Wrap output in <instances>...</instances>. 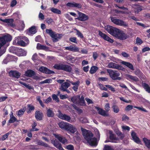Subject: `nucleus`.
<instances>
[{
	"instance_id": "1",
	"label": "nucleus",
	"mask_w": 150,
	"mask_h": 150,
	"mask_svg": "<svg viewBox=\"0 0 150 150\" xmlns=\"http://www.w3.org/2000/svg\"><path fill=\"white\" fill-rule=\"evenodd\" d=\"M12 38L11 35L7 33L0 36V57L6 52L7 47L5 45L11 41Z\"/></svg>"
},
{
	"instance_id": "2",
	"label": "nucleus",
	"mask_w": 150,
	"mask_h": 150,
	"mask_svg": "<svg viewBox=\"0 0 150 150\" xmlns=\"http://www.w3.org/2000/svg\"><path fill=\"white\" fill-rule=\"evenodd\" d=\"M83 132V135L85 139L90 145L92 146H96L97 145V139L93 137V135L91 131L81 128Z\"/></svg>"
},
{
	"instance_id": "3",
	"label": "nucleus",
	"mask_w": 150,
	"mask_h": 150,
	"mask_svg": "<svg viewBox=\"0 0 150 150\" xmlns=\"http://www.w3.org/2000/svg\"><path fill=\"white\" fill-rule=\"evenodd\" d=\"M53 67L57 70H61L69 73L71 72L72 69L71 66L62 64H56Z\"/></svg>"
},
{
	"instance_id": "4",
	"label": "nucleus",
	"mask_w": 150,
	"mask_h": 150,
	"mask_svg": "<svg viewBox=\"0 0 150 150\" xmlns=\"http://www.w3.org/2000/svg\"><path fill=\"white\" fill-rule=\"evenodd\" d=\"M46 32L53 38L52 40L53 42H57L58 39H60L62 37V34H56L55 32L53 31L51 29H47L46 30Z\"/></svg>"
},
{
	"instance_id": "5",
	"label": "nucleus",
	"mask_w": 150,
	"mask_h": 150,
	"mask_svg": "<svg viewBox=\"0 0 150 150\" xmlns=\"http://www.w3.org/2000/svg\"><path fill=\"white\" fill-rule=\"evenodd\" d=\"M107 72L109 74L110 77L113 80H120L121 78L119 76L120 74L119 72L117 70H113L110 69H106Z\"/></svg>"
},
{
	"instance_id": "6",
	"label": "nucleus",
	"mask_w": 150,
	"mask_h": 150,
	"mask_svg": "<svg viewBox=\"0 0 150 150\" xmlns=\"http://www.w3.org/2000/svg\"><path fill=\"white\" fill-rule=\"evenodd\" d=\"M23 39L25 41V42L23 40H21L20 38H16L15 40L13 42V45L23 47L25 46L26 44L29 43V41L28 38L26 37H23Z\"/></svg>"
},
{
	"instance_id": "7",
	"label": "nucleus",
	"mask_w": 150,
	"mask_h": 150,
	"mask_svg": "<svg viewBox=\"0 0 150 150\" xmlns=\"http://www.w3.org/2000/svg\"><path fill=\"white\" fill-rule=\"evenodd\" d=\"M105 29L108 33L115 37L117 36V34L120 31L119 29L109 25L105 26Z\"/></svg>"
},
{
	"instance_id": "8",
	"label": "nucleus",
	"mask_w": 150,
	"mask_h": 150,
	"mask_svg": "<svg viewBox=\"0 0 150 150\" xmlns=\"http://www.w3.org/2000/svg\"><path fill=\"white\" fill-rule=\"evenodd\" d=\"M110 18L111 22L116 25L125 27L128 26V24L122 20L117 19L115 17H110Z\"/></svg>"
},
{
	"instance_id": "9",
	"label": "nucleus",
	"mask_w": 150,
	"mask_h": 150,
	"mask_svg": "<svg viewBox=\"0 0 150 150\" xmlns=\"http://www.w3.org/2000/svg\"><path fill=\"white\" fill-rule=\"evenodd\" d=\"M58 113L57 116L59 118L69 122H72V120L70 116L67 114H63L60 110H58Z\"/></svg>"
},
{
	"instance_id": "10",
	"label": "nucleus",
	"mask_w": 150,
	"mask_h": 150,
	"mask_svg": "<svg viewBox=\"0 0 150 150\" xmlns=\"http://www.w3.org/2000/svg\"><path fill=\"white\" fill-rule=\"evenodd\" d=\"M0 21L7 23V25L8 27L14 28L16 27V25L13 23L14 20L13 19L8 18L3 19L0 18Z\"/></svg>"
},
{
	"instance_id": "11",
	"label": "nucleus",
	"mask_w": 150,
	"mask_h": 150,
	"mask_svg": "<svg viewBox=\"0 0 150 150\" xmlns=\"http://www.w3.org/2000/svg\"><path fill=\"white\" fill-rule=\"evenodd\" d=\"M107 67L109 68H112L122 71L125 70V68L122 66L112 62L109 63Z\"/></svg>"
},
{
	"instance_id": "12",
	"label": "nucleus",
	"mask_w": 150,
	"mask_h": 150,
	"mask_svg": "<svg viewBox=\"0 0 150 150\" xmlns=\"http://www.w3.org/2000/svg\"><path fill=\"white\" fill-rule=\"evenodd\" d=\"M79 16L77 18H76V19H77L79 21H85L89 18L88 16L86 14L80 12H78Z\"/></svg>"
},
{
	"instance_id": "13",
	"label": "nucleus",
	"mask_w": 150,
	"mask_h": 150,
	"mask_svg": "<svg viewBox=\"0 0 150 150\" xmlns=\"http://www.w3.org/2000/svg\"><path fill=\"white\" fill-rule=\"evenodd\" d=\"M99 35L100 37L105 40L111 43L114 42L113 40L110 38L105 34L103 33L100 31H99Z\"/></svg>"
},
{
	"instance_id": "14",
	"label": "nucleus",
	"mask_w": 150,
	"mask_h": 150,
	"mask_svg": "<svg viewBox=\"0 0 150 150\" xmlns=\"http://www.w3.org/2000/svg\"><path fill=\"white\" fill-rule=\"evenodd\" d=\"M9 76L16 79L19 78L21 76V73L16 70H11L8 73Z\"/></svg>"
},
{
	"instance_id": "15",
	"label": "nucleus",
	"mask_w": 150,
	"mask_h": 150,
	"mask_svg": "<svg viewBox=\"0 0 150 150\" xmlns=\"http://www.w3.org/2000/svg\"><path fill=\"white\" fill-rule=\"evenodd\" d=\"M116 37H118V38L120 40H124L129 38V35L127 34L124 33L123 31L120 30L119 33H118L117 36Z\"/></svg>"
},
{
	"instance_id": "16",
	"label": "nucleus",
	"mask_w": 150,
	"mask_h": 150,
	"mask_svg": "<svg viewBox=\"0 0 150 150\" xmlns=\"http://www.w3.org/2000/svg\"><path fill=\"white\" fill-rule=\"evenodd\" d=\"M110 134L109 139L110 140V141H109L107 140H106L105 141V142H115L116 141L119 140V139L116 137V135L113 133V132L111 131H110L109 132Z\"/></svg>"
},
{
	"instance_id": "17",
	"label": "nucleus",
	"mask_w": 150,
	"mask_h": 150,
	"mask_svg": "<svg viewBox=\"0 0 150 150\" xmlns=\"http://www.w3.org/2000/svg\"><path fill=\"white\" fill-rule=\"evenodd\" d=\"M39 70L41 72L47 74H53L55 73L53 71L43 66L40 67Z\"/></svg>"
},
{
	"instance_id": "18",
	"label": "nucleus",
	"mask_w": 150,
	"mask_h": 150,
	"mask_svg": "<svg viewBox=\"0 0 150 150\" xmlns=\"http://www.w3.org/2000/svg\"><path fill=\"white\" fill-rule=\"evenodd\" d=\"M39 70L41 72L47 74H53L55 73L53 71L43 66L40 67Z\"/></svg>"
},
{
	"instance_id": "19",
	"label": "nucleus",
	"mask_w": 150,
	"mask_h": 150,
	"mask_svg": "<svg viewBox=\"0 0 150 150\" xmlns=\"http://www.w3.org/2000/svg\"><path fill=\"white\" fill-rule=\"evenodd\" d=\"M69 123L65 122L63 121H61L58 124L59 127L63 130L67 131Z\"/></svg>"
},
{
	"instance_id": "20",
	"label": "nucleus",
	"mask_w": 150,
	"mask_h": 150,
	"mask_svg": "<svg viewBox=\"0 0 150 150\" xmlns=\"http://www.w3.org/2000/svg\"><path fill=\"white\" fill-rule=\"evenodd\" d=\"M37 32V27L35 26H32L26 30L27 34L29 35H33Z\"/></svg>"
},
{
	"instance_id": "21",
	"label": "nucleus",
	"mask_w": 150,
	"mask_h": 150,
	"mask_svg": "<svg viewBox=\"0 0 150 150\" xmlns=\"http://www.w3.org/2000/svg\"><path fill=\"white\" fill-rule=\"evenodd\" d=\"M55 137L59 141L63 144H65L68 143V140L60 134H57L55 135Z\"/></svg>"
},
{
	"instance_id": "22",
	"label": "nucleus",
	"mask_w": 150,
	"mask_h": 150,
	"mask_svg": "<svg viewBox=\"0 0 150 150\" xmlns=\"http://www.w3.org/2000/svg\"><path fill=\"white\" fill-rule=\"evenodd\" d=\"M43 114L39 110H37L35 113V117L37 121H40L42 120Z\"/></svg>"
},
{
	"instance_id": "23",
	"label": "nucleus",
	"mask_w": 150,
	"mask_h": 150,
	"mask_svg": "<svg viewBox=\"0 0 150 150\" xmlns=\"http://www.w3.org/2000/svg\"><path fill=\"white\" fill-rule=\"evenodd\" d=\"M67 6L71 7H76L78 8H81L82 7L81 4L76 3L74 2L73 3L69 2L67 3Z\"/></svg>"
},
{
	"instance_id": "24",
	"label": "nucleus",
	"mask_w": 150,
	"mask_h": 150,
	"mask_svg": "<svg viewBox=\"0 0 150 150\" xmlns=\"http://www.w3.org/2000/svg\"><path fill=\"white\" fill-rule=\"evenodd\" d=\"M67 131L69 132V133L74 134L77 131V129L73 125L69 124Z\"/></svg>"
},
{
	"instance_id": "25",
	"label": "nucleus",
	"mask_w": 150,
	"mask_h": 150,
	"mask_svg": "<svg viewBox=\"0 0 150 150\" xmlns=\"http://www.w3.org/2000/svg\"><path fill=\"white\" fill-rule=\"evenodd\" d=\"M131 136L132 139L135 142L138 144L140 143L141 141L139 138L137 136L136 133L132 131V132Z\"/></svg>"
},
{
	"instance_id": "26",
	"label": "nucleus",
	"mask_w": 150,
	"mask_h": 150,
	"mask_svg": "<svg viewBox=\"0 0 150 150\" xmlns=\"http://www.w3.org/2000/svg\"><path fill=\"white\" fill-rule=\"evenodd\" d=\"M79 100L77 101V104L81 106H85L86 105L85 101L84 100V98L83 96H81V97L79 98Z\"/></svg>"
},
{
	"instance_id": "27",
	"label": "nucleus",
	"mask_w": 150,
	"mask_h": 150,
	"mask_svg": "<svg viewBox=\"0 0 150 150\" xmlns=\"http://www.w3.org/2000/svg\"><path fill=\"white\" fill-rule=\"evenodd\" d=\"M96 109L98 111L99 114L105 116H108V114L106 112V111L98 107H96Z\"/></svg>"
},
{
	"instance_id": "28",
	"label": "nucleus",
	"mask_w": 150,
	"mask_h": 150,
	"mask_svg": "<svg viewBox=\"0 0 150 150\" xmlns=\"http://www.w3.org/2000/svg\"><path fill=\"white\" fill-rule=\"evenodd\" d=\"M35 74V72L32 70H28L25 72V76L32 77Z\"/></svg>"
},
{
	"instance_id": "29",
	"label": "nucleus",
	"mask_w": 150,
	"mask_h": 150,
	"mask_svg": "<svg viewBox=\"0 0 150 150\" xmlns=\"http://www.w3.org/2000/svg\"><path fill=\"white\" fill-rule=\"evenodd\" d=\"M122 64L126 66L130 70L133 71L134 70L133 65L130 62H127L125 61H122Z\"/></svg>"
},
{
	"instance_id": "30",
	"label": "nucleus",
	"mask_w": 150,
	"mask_h": 150,
	"mask_svg": "<svg viewBox=\"0 0 150 150\" xmlns=\"http://www.w3.org/2000/svg\"><path fill=\"white\" fill-rule=\"evenodd\" d=\"M70 86V84L67 82H65L62 84L61 87L59 88L60 89L63 91L64 89H67Z\"/></svg>"
},
{
	"instance_id": "31",
	"label": "nucleus",
	"mask_w": 150,
	"mask_h": 150,
	"mask_svg": "<svg viewBox=\"0 0 150 150\" xmlns=\"http://www.w3.org/2000/svg\"><path fill=\"white\" fill-rule=\"evenodd\" d=\"M126 77L127 79L129 80V79L132 80L135 82H137L139 81L138 78L137 77L129 74H127Z\"/></svg>"
},
{
	"instance_id": "32",
	"label": "nucleus",
	"mask_w": 150,
	"mask_h": 150,
	"mask_svg": "<svg viewBox=\"0 0 150 150\" xmlns=\"http://www.w3.org/2000/svg\"><path fill=\"white\" fill-rule=\"evenodd\" d=\"M142 86L146 91L150 93V87L146 83H142Z\"/></svg>"
},
{
	"instance_id": "33",
	"label": "nucleus",
	"mask_w": 150,
	"mask_h": 150,
	"mask_svg": "<svg viewBox=\"0 0 150 150\" xmlns=\"http://www.w3.org/2000/svg\"><path fill=\"white\" fill-rule=\"evenodd\" d=\"M80 97V95H78L76 96H74L70 98L71 101L74 104H77V103L78 100L79 98Z\"/></svg>"
},
{
	"instance_id": "34",
	"label": "nucleus",
	"mask_w": 150,
	"mask_h": 150,
	"mask_svg": "<svg viewBox=\"0 0 150 150\" xmlns=\"http://www.w3.org/2000/svg\"><path fill=\"white\" fill-rule=\"evenodd\" d=\"M37 144L39 145L42 146L46 147H50L47 144L44 143L42 141L38 140L37 141Z\"/></svg>"
},
{
	"instance_id": "35",
	"label": "nucleus",
	"mask_w": 150,
	"mask_h": 150,
	"mask_svg": "<svg viewBox=\"0 0 150 150\" xmlns=\"http://www.w3.org/2000/svg\"><path fill=\"white\" fill-rule=\"evenodd\" d=\"M36 48L38 50H45L47 49L48 47L46 46L42 45L40 43H38Z\"/></svg>"
},
{
	"instance_id": "36",
	"label": "nucleus",
	"mask_w": 150,
	"mask_h": 150,
	"mask_svg": "<svg viewBox=\"0 0 150 150\" xmlns=\"http://www.w3.org/2000/svg\"><path fill=\"white\" fill-rule=\"evenodd\" d=\"M27 109L26 112L27 113H29L31 112L32 111L34 110L35 109V107L31 104H28L27 105Z\"/></svg>"
},
{
	"instance_id": "37",
	"label": "nucleus",
	"mask_w": 150,
	"mask_h": 150,
	"mask_svg": "<svg viewBox=\"0 0 150 150\" xmlns=\"http://www.w3.org/2000/svg\"><path fill=\"white\" fill-rule=\"evenodd\" d=\"M143 140L146 146L148 148H150V140L146 138H144Z\"/></svg>"
},
{
	"instance_id": "38",
	"label": "nucleus",
	"mask_w": 150,
	"mask_h": 150,
	"mask_svg": "<svg viewBox=\"0 0 150 150\" xmlns=\"http://www.w3.org/2000/svg\"><path fill=\"white\" fill-rule=\"evenodd\" d=\"M47 115L48 117H53L54 116V113L52 110L49 109L47 110Z\"/></svg>"
},
{
	"instance_id": "39",
	"label": "nucleus",
	"mask_w": 150,
	"mask_h": 150,
	"mask_svg": "<svg viewBox=\"0 0 150 150\" xmlns=\"http://www.w3.org/2000/svg\"><path fill=\"white\" fill-rule=\"evenodd\" d=\"M13 56L11 55H8L7 57L4 59L3 62L5 64H6L10 61H11V59L13 58Z\"/></svg>"
},
{
	"instance_id": "40",
	"label": "nucleus",
	"mask_w": 150,
	"mask_h": 150,
	"mask_svg": "<svg viewBox=\"0 0 150 150\" xmlns=\"http://www.w3.org/2000/svg\"><path fill=\"white\" fill-rule=\"evenodd\" d=\"M98 69V68L97 67L93 66L91 68L90 70L89 71L90 73L91 74H94L96 71Z\"/></svg>"
},
{
	"instance_id": "41",
	"label": "nucleus",
	"mask_w": 150,
	"mask_h": 150,
	"mask_svg": "<svg viewBox=\"0 0 150 150\" xmlns=\"http://www.w3.org/2000/svg\"><path fill=\"white\" fill-rule=\"evenodd\" d=\"M18 48L13 46L9 48V52L12 53H15L18 51Z\"/></svg>"
},
{
	"instance_id": "42",
	"label": "nucleus",
	"mask_w": 150,
	"mask_h": 150,
	"mask_svg": "<svg viewBox=\"0 0 150 150\" xmlns=\"http://www.w3.org/2000/svg\"><path fill=\"white\" fill-rule=\"evenodd\" d=\"M50 10L52 11V12L55 13L61 14V11L53 7L50 8Z\"/></svg>"
},
{
	"instance_id": "43",
	"label": "nucleus",
	"mask_w": 150,
	"mask_h": 150,
	"mask_svg": "<svg viewBox=\"0 0 150 150\" xmlns=\"http://www.w3.org/2000/svg\"><path fill=\"white\" fill-rule=\"evenodd\" d=\"M25 111V109L24 108L21 109L18 111V113L17 114V116L18 117H21V116L23 115Z\"/></svg>"
},
{
	"instance_id": "44",
	"label": "nucleus",
	"mask_w": 150,
	"mask_h": 150,
	"mask_svg": "<svg viewBox=\"0 0 150 150\" xmlns=\"http://www.w3.org/2000/svg\"><path fill=\"white\" fill-rule=\"evenodd\" d=\"M11 133V132H8L5 134L0 139V140L1 141L5 140L6 138H7L9 135Z\"/></svg>"
},
{
	"instance_id": "45",
	"label": "nucleus",
	"mask_w": 150,
	"mask_h": 150,
	"mask_svg": "<svg viewBox=\"0 0 150 150\" xmlns=\"http://www.w3.org/2000/svg\"><path fill=\"white\" fill-rule=\"evenodd\" d=\"M112 108L114 112L115 113H117L119 112L120 110L119 108L117 105H112Z\"/></svg>"
},
{
	"instance_id": "46",
	"label": "nucleus",
	"mask_w": 150,
	"mask_h": 150,
	"mask_svg": "<svg viewBox=\"0 0 150 150\" xmlns=\"http://www.w3.org/2000/svg\"><path fill=\"white\" fill-rule=\"evenodd\" d=\"M17 119L14 116L11 117L8 121V122L10 123H13L15 122H18Z\"/></svg>"
},
{
	"instance_id": "47",
	"label": "nucleus",
	"mask_w": 150,
	"mask_h": 150,
	"mask_svg": "<svg viewBox=\"0 0 150 150\" xmlns=\"http://www.w3.org/2000/svg\"><path fill=\"white\" fill-rule=\"evenodd\" d=\"M75 30L76 31V35H77L78 37L81 38H83V34L79 30L76 29Z\"/></svg>"
},
{
	"instance_id": "48",
	"label": "nucleus",
	"mask_w": 150,
	"mask_h": 150,
	"mask_svg": "<svg viewBox=\"0 0 150 150\" xmlns=\"http://www.w3.org/2000/svg\"><path fill=\"white\" fill-rule=\"evenodd\" d=\"M19 83L25 86L26 88H28L29 89H31V87L29 85V84H27L26 83L23 82L21 81H19Z\"/></svg>"
},
{
	"instance_id": "49",
	"label": "nucleus",
	"mask_w": 150,
	"mask_h": 150,
	"mask_svg": "<svg viewBox=\"0 0 150 150\" xmlns=\"http://www.w3.org/2000/svg\"><path fill=\"white\" fill-rule=\"evenodd\" d=\"M45 21L48 25L52 24V23L54 22L53 20L51 18H47Z\"/></svg>"
},
{
	"instance_id": "50",
	"label": "nucleus",
	"mask_w": 150,
	"mask_h": 150,
	"mask_svg": "<svg viewBox=\"0 0 150 150\" xmlns=\"http://www.w3.org/2000/svg\"><path fill=\"white\" fill-rule=\"evenodd\" d=\"M52 97L53 99L55 100L57 102L59 103V98L57 96L54 94H53L52 95Z\"/></svg>"
},
{
	"instance_id": "51",
	"label": "nucleus",
	"mask_w": 150,
	"mask_h": 150,
	"mask_svg": "<svg viewBox=\"0 0 150 150\" xmlns=\"http://www.w3.org/2000/svg\"><path fill=\"white\" fill-rule=\"evenodd\" d=\"M105 86L108 88L109 90H111V91L114 92L115 91V88L112 86L109 85H105Z\"/></svg>"
},
{
	"instance_id": "52",
	"label": "nucleus",
	"mask_w": 150,
	"mask_h": 150,
	"mask_svg": "<svg viewBox=\"0 0 150 150\" xmlns=\"http://www.w3.org/2000/svg\"><path fill=\"white\" fill-rule=\"evenodd\" d=\"M134 107L136 109H138L139 110L143 111L145 112H148V111L144 108L143 107H140L138 106H134Z\"/></svg>"
},
{
	"instance_id": "53",
	"label": "nucleus",
	"mask_w": 150,
	"mask_h": 150,
	"mask_svg": "<svg viewBox=\"0 0 150 150\" xmlns=\"http://www.w3.org/2000/svg\"><path fill=\"white\" fill-rule=\"evenodd\" d=\"M79 48L76 46H72L71 51L73 52H78L79 51Z\"/></svg>"
},
{
	"instance_id": "54",
	"label": "nucleus",
	"mask_w": 150,
	"mask_h": 150,
	"mask_svg": "<svg viewBox=\"0 0 150 150\" xmlns=\"http://www.w3.org/2000/svg\"><path fill=\"white\" fill-rule=\"evenodd\" d=\"M137 6L135 7V9L136 10V12L137 13L142 10V6L139 5H136Z\"/></svg>"
},
{
	"instance_id": "55",
	"label": "nucleus",
	"mask_w": 150,
	"mask_h": 150,
	"mask_svg": "<svg viewBox=\"0 0 150 150\" xmlns=\"http://www.w3.org/2000/svg\"><path fill=\"white\" fill-rule=\"evenodd\" d=\"M133 107V106L132 105H128L126 107L125 110L126 111H129L132 109Z\"/></svg>"
},
{
	"instance_id": "56",
	"label": "nucleus",
	"mask_w": 150,
	"mask_h": 150,
	"mask_svg": "<svg viewBox=\"0 0 150 150\" xmlns=\"http://www.w3.org/2000/svg\"><path fill=\"white\" fill-rule=\"evenodd\" d=\"M71 105L75 110L77 111H79L81 112H82V110L81 109H79V108L77 106L74 104H73Z\"/></svg>"
},
{
	"instance_id": "57",
	"label": "nucleus",
	"mask_w": 150,
	"mask_h": 150,
	"mask_svg": "<svg viewBox=\"0 0 150 150\" xmlns=\"http://www.w3.org/2000/svg\"><path fill=\"white\" fill-rule=\"evenodd\" d=\"M65 148L68 150H74V148L73 145L69 144Z\"/></svg>"
},
{
	"instance_id": "58",
	"label": "nucleus",
	"mask_w": 150,
	"mask_h": 150,
	"mask_svg": "<svg viewBox=\"0 0 150 150\" xmlns=\"http://www.w3.org/2000/svg\"><path fill=\"white\" fill-rule=\"evenodd\" d=\"M69 40L70 41L75 43H77L76 41V38L75 37L70 38Z\"/></svg>"
},
{
	"instance_id": "59",
	"label": "nucleus",
	"mask_w": 150,
	"mask_h": 150,
	"mask_svg": "<svg viewBox=\"0 0 150 150\" xmlns=\"http://www.w3.org/2000/svg\"><path fill=\"white\" fill-rule=\"evenodd\" d=\"M136 42L139 45H140L143 42L142 40L139 37H137V38Z\"/></svg>"
},
{
	"instance_id": "60",
	"label": "nucleus",
	"mask_w": 150,
	"mask_h": 150,
	"mask_svg": "<svg viewBox=\"0 0 150 150\" xmlns=\"http://www.w3.org/2000/svg\"><path fill=\"white\" fill-rule=\"evenodd\" d=\"M105 109L106 112H108L110 110V104L109 103H106L105 106Z\"/></svg>"
},
{
	"instance_id": "61",
	"label": "nucleus",
	"mask_w": 150,
	"mask_h": 150,
	"mask_svg": "<svg viewBox=\"0 0 150 150\" xmlns=\"http://www.w3.org/2000/svg\"><path fill=\"white\" fill-rule=\"evenodd\" d=\"M32 60L34 61L35 60H37L38 59V56L36 53H35L32 56Z\"/></svg>"
},
{
	"instance_id": "62",
	"label": "nucleus",
	"mask_w": 150,
	"mask_h": 150,
	"mask_svg": "<svg viewBox=\"0 0 150 150\" xmlns=\"http://www.w3.org/2000/svg\"><path fill=\"white\" fill-rule=\"evenodd\" d=\"M116 134L120 137L121 139H122L124 137V135L122 134V133L120 132H119V133L116 132Z\"/></svg>"
},
{
	"instance_id": "63",
	"label": "nucleus",
	"mask_w": 150,
	"mask_h": 150,
	"mask_svg": "<svg viewBox=\"0 0 150 150\" xmlns=\"http://www.w3.org/2000/svg\"><path fill=\"white\" fill-rule=\"evenodd\" d=\"M17 4V1L16 0H12L10 6L11 7H13Z\"/></svg>"
},
{
	"instance_id": "64",
	"label": "nucleus",
	"mask_w": 150,
	"mask_h": 150,
	"mask_svg": "<svg viewBox=\"0 0 150 150\" xmlns=\"http://www.w3.org/2000/svg\"><path fill=\"white\" fill-rule=\"evenodd\" d=\"M104 150H113V149H112L110 146L105 145L104 147Z\"/></svg>"
}]
</instances>
